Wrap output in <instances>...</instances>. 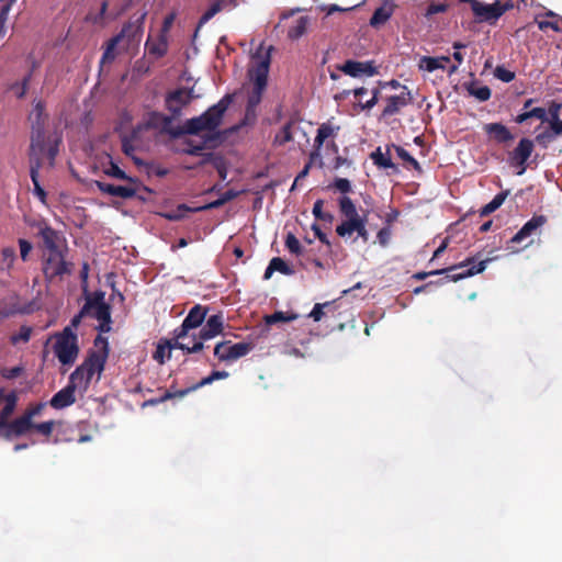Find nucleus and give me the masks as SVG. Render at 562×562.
<instances>
[{
    "label": "nucleus",
    "instance_id": "nucleus-32",
    "mask_svg": "<svg viewBox=\"0 0 562 562\" xmlns=\"http://www.w3.org/2000/svg\"><path fill=\"white\" fill-rule=\"evenodd\" d=\"M362 217L363 216L350 217L342 221V223L336 227L337 235L340 237L351 236L353 233H356V229Z\"/></svg>",
    "mask_w": 562,
    "mask_h": 562
},
{
    "label": "nucleus",
    "instance_id": "nucleus-61",
    "mask_svg": "<svg viewBox=\"0 0 562 562\" xmlns=\"http://www.w3.org/2000/svg\"><path fill=\"white\" fill-rule=\"evenodd\" d=\"M391 228L387 226V227H382L379 232H378V240L380 243L381 246L385 247L387 246L390 239H391Z\"/></svg>",
    "mask_w": 562,
    "mask_h": 562
},
{
    "label": "nucleus",
    "instance_id": "nucleus-59",
    "mask_svg": "<svg viewBox=\"0 0 562 562\" xmlns=\"http://www.w3.org/2000/svg\"><path fill=\"white\" fill-rule=\"evenodd\" d=\"M20 256L23 261L27 260V257L33 248L32 244L26 239H19Z\"/></svg>",
    "mask_w": 562,
    "mask_h": 562
},
{
    "label": "nucleus",
    "instance_id": "nucleus-10",
    "mask_svg": "<svg viewBox=\"0 0 562 562\" xmlns=\"http://www.w3.org/2000/svg\"><path fill=\"white\" fill-rule=\"evenodd\" d=\"M195 95L192 89L179 88L169 92L166 97V108L172 117H179L182 109L188 105Z\"/></svg>",
    "mask_w": 562,
    "mask_h": 562
},
{
    "label": "nucleus",
    "instance_id": "nucleus-4",
    "mask_svg": "<svg viewBox=\"0 0 562 562\" xmlns=\"http://www.w3.org/2000/svg\"><path fill=\"white\" fill-rule=\"evenodd\" d=\"M31 123V145L30 155L42 157L45 150L46 125L48 115L45 112V104L43 101L34 103L32 112L29 114Z\"/></svg>",
    "mask_w": 562,
    "mask_h": 562
},
{
    "label": "nucleus",
    "instance_id": "nucleus-54",
    "mask_svg": "<svg viewBox=\"0 0 562 562\" xmlns=\"http://www.w3.org/2000/svg\"><path fill=\"white\" fill-rule=\"evenodd\" d=\"M54 426V420H47L40 424H33V429H35L37 432L45 437H49L53 432Z\"/></svg>",
    "mask_w": 562,
    "mask_h": 562
},
{
    "label": "nucleus",
    "instance_id": "nucleus-17",
    "mask_svg": "<svg viewBox=\"0 0 562 562\" xmlns=\"http://www.w3.org/2000/svg\"><path fill=\"white\" fill-rule=\"evenodd\" d=\"M413 100L412 93L406 86L402 87L400 94L391 95L386 99V105L384 106L381 116L390 117L397 114L401 109L408 105Z\"/></svg>",
    "mask_w": 562,
    "mask_h": 562
},
{
    "label": "nucleus",
    "instance_id": "nucleus-36",
    "mask_svg": "<svg viewBox=\"0 0 562 562\" xmlns=\"http://www.w3.org/2000/svg\"><path fill=\"white\" fill-rule=\"evenodd\" d=\"M532 117L538 119L544 123V120H547V110L544 108H533L529 111L518 114L515 119V122L521 124Z\"/></svg>",
    "mask_w": 562,
    "mask_h": 562
},
{
    "label": "nucleus",
    "instance_id": "nucleus-9",
    "mask_svg": "<svg viewBox=\"0 0 562 562\" xmlns=\"http://www.w3.org/2000/svg\"><path fill=\"white\" fill-rule=\"evenodd\" d=\"M254 348L252 341L232 344L229 340H224L215 345L214 356L221 362H229L247 356Z\"/></svg>",
    "mask_w": 562,
    "mask_h": 562
},
{
    "label": "nucleus",
    "instance_id": "nucleus-22",
    "mask_svg": "<svg viewBox=\"0 0 562 562\" xmlns=\"http://www.w3.org/2000/svg\"><path fill=\"white\" fill-rule=\"evenodd\" d=\"M547 223V217L544 215H533L529 221H527L524 226L512 237L510 243L519 244L525 238L532 235L538 228L543 226Z\"/></svg>",
    "mask_w": 562,
    "mask_h": 562
},
{
    "label": "nucleus",
    "instance_id": "nucleus-53",
    "mask_svg": "<svg viewBox=\"0 0 562 562\" xmlns=\"http://www.w3.org/2000/svg\"><path fill=\"white\" fill-rule=\"evenodd\" d=\"M561 108V103L552 101L547 110V120H544V123L560 121Z\"/></svg>",
    "mask_w": 562,
    "mask_h": 562
},
{
    "label": "nucleus",
    "instance_id": "nucleus-7",
    "mask_svg": "<svg viewBox=\"0 0 562 562\" xmlns=\"http://www.w3.org/2000/svg\"><path fill=\"white\" fill-rule=\"evenodd\" d=\"M65 250L49 252L43 260V273L47 282H53L56 279L61 280L65 276L72 273L74 263L67 261L65 258Z\"/></svg>",
    "mask_w": 562,
    "mask_h": 562
},
{
    "label": "nucleus",
    "instance_id": "nucleus-43",
    "mask_svg": "<svg viewBox=\"0 0 562 562\" xmlns=\"http://www.w3.org/2000/svg\"><path fill=\"white\" fill-rule=\"evenodd\" d=\"M323 206H324V201L321 199L316 200L313 205V211H312L313 215L317 220H321V221H324L327 223H331L334 220V215L328 212H323Z\"/></svg>",
    "mask_w": 562,
    "mask_h": 562
},
{
    "label": "nucleus",
    "instance_id": "nucleus-8",
    "mask_svg": "<svg viewBox=\"0 0 562 562\" xmlns=\"http://www.w3.org/2000/svg\"><path fill=\"white\" fill-rule=\"evenodd\" d=\"M339 130V126H334L330 122H326L319 125V127L317 128V134L314 138L313 150L310 154V160L296 176L292 189L301 179L305 178L308 175L312 164L316 159H321V149L325 140L329 137H335Z\"/></svg>",
    "mask_w": 562,
    "mask_h": 562
},
{
    "label": "nucleus",
    "instance_id": "nucleus-31",
    "mask_svg": "<svg viewBox=\"0 0 562 562\" xmlns=\"http://www.w3.org/2000/svg\"><path fill=\"white\" fill-rule=\"evenodd\" d=\"M392 148H394L397 157L403 160L405 168H413L418 173L423 172L419 162L405 148L395 144L392 145Z\"/></svg>",
    "mask_w": 562,
    "mask_h": 562
},
{
    "label": "nucleus",
    "instance_id": "nucleus-58",
    "mask_svg": "<svg viewBox=\"0 0 562 562\" xmlns=\"http://www.w3.org/2000/svg\"><path fill=\"white\" fill-rule=\"evenodd\" d=\"M168 341L169 340L166 341V346L158 345V347H157V349H156V351L154 353V359L157 360L160 363H164L166 350L168 351V359L171 357V350L172 349L168 348Z\"/></svg>",
    "mask_w": 562,
    "mask_h": 562
},
{
    "label": "nucleus",
    "instance_id": "nucleus-21",
    "mask_svg": "<svg viewBox=\"0 0 562 562\" xmlns=\"http://www.w3.org/2000/svg\"><path fill=\"white\" fill-rule=\"evenodd\" d=\"M382 4L376 8L370 19V25L379 29L384 25L393 15L396 4L394 0H381Z\"/></svg>",
    "mask_w": 562,
    "mask_h": 562
},
{
    "label": "nucleus",
    "instance_id": "nucleus-11",
    "mask_svg": "<svg viewBox=\"0 0 562 562\" xmlns=\"http://www.w3.org/2000/svg\"><path fill=\"white\" fill-rule=\"evenodd\" d=\"M513 8V4L509 2L499 3L496 1L493 4H485L480 1L474 3L473 14L480 21H497L506 11Z\"/></svg>",
    "mask_w": 562,
    "mask_h": 562
},
{
    "label": "nucleus",
    "instance_id": "nucleus-44",
    "mask_svg": "<svg viewBox=\"0 0 562 562\" xmlns=\"http://www.w3.org/2000/svg\"><path fill=\"white\" fill-rule=\"evenodd\" d=\"M297 317L296 314H288L281 311L274 312L271 315H267L265 321L268 325H272L279 322H291Z\"/></svg>",
    "mask_w": 562,
    "mask_h": 562
},
{
    "label": "nucleus",
    "instance_id": "nucleus-16",
    "mask_svg": "<svg viewBox=\"0 0 562 562\" xmlns=\"http://www.w3.org/2000/svg\"><path fill=\"white\" fill-rule=\"evenodd\" d=\"M340 71L353 78L361 76H374L378 74V69L374 61H358V60H346L341 66L338 67Z\"/></svg>",
    "mask_w": 562,
    "mask_h": 562
},
{
    "label": "nucleus",
    "instance_id": "nucleus-42",
    "mask_svg": "<svg viewBox=\"0 0 562 562\" xmlns=\"http://www.w3.org/2000/svg\"><path fill=\"white\" fill-rule=\"evenodd\" d=\"M16 396L12 393L7 396V403L0 413V428L7 425V418L13 413L15 407Z\"/></svg>",
    "mask_w": 562,
    "mask_h": 562
},
{
    "label": "nucleus",
    "instance_id": "nucleus-57",
    "mask_svg": "<svg viewBox=\"0 0 562 562\" xmlns=\"http://www.w3.org/2000/svg\"><path fill=\"white\" fill-rule=\"evenodd\" d=\"M334 187L344 194L351 191L350 181L346 178H336L334 181Z\"/></svg>",
    "mask_w": 562,
    "mask_h": 562
},
{
    "label": "nucleus",
    "instance_id": "nucleus-39",
    "mask_svg": "<svg viewBox=\"0 0 562 562\" xmlns=\"http://www.w3.org/2000/svg\"><path fill=\"white\" fill-rule=\"evenodd\" d=\"M213 335L217 336L223 331L224 321L221 313L211 315L204 325Z\"/></svg>",
    "mask_w": 562,
    "mask_h": 562
},
{
    "label": "nucleus",
    "instance_id": "nucleus-40",
    "mask_svg": "<svg viewBox=\"0 0 562 562\" xmlns=\"http://www.w3.org/2000/svg\"><path fill=\"white\" fill-rule=\"evenodd\" d=\"M467 90L469 94L475 97L481 102L487 101L492 94L487 86H476L475 83L468 86Z\"/></svg>",
    "mask_w": 562,
    "mask_h": 562
},
{
    "label": "nucleus",
    "instance_id": "nucleus-50",
    "mask_svg": "<svg viewBox=\"0 0 562 562\" xmlns=\"http://www.w3.org/2000/svg\"><path fill=\"white\" fill-rule=\"evenodd\" d=\"M292 122H288L281 130V132L276 136V143L283 145L288 142H291L293 139L292 136Z\"/></svg>",
    "mask_w": 562,
    "mask_h": 562
},
{
    "label": "nucleus",
    "instance_id": "nucleus-18",
    "mask_svg": "<svg viewBox=\"0 0 562 562\" xmlns=\"http://www.w3.org/2000/svg\"><path fill=\"white\" fill-rule=\"evenodd\" d=\"M38 236L43 240L44 248L49 252L60 251L59 243L61 240L60 233L49 226L47 223L38 224Z\"/></svg>",
    "mask_w": 562,
    "mask_h": 562
},
{
    "label": "nucleus",
    "instance_id": "nucleus-27",
    "mask_svg": "<svg viewBox=\"0 0 562 562\" xmlns=\"http://www.w3.org/2000/svg\"><path fill=\"white\" fill-rule=\"evenodd\" d=\"M108 164H103V172L112 178H116L120 180H125L132 184H139V180L137 178H133L126 175L124 170H122L117 164H115L110 155H108Z\"/></svg>",
    "mask_w": 562,
    "mask_h": 562
},
{
    "label": "nucleus",
    "instance_id": "nucleus-28",
    "mask_svg": "<svg viewBox=\"0 0 562 562\" xmlns=\"http://www.w3.org/2000/svg\"><path fill=\"white\" fill-rule=\"evenodd\" d=\"M145 48L149 55H154L156 58L164 57L168 52V38L165 34H159L157 40L148 38Z\"/></svg>",
    "mask_w": 562,
    "mask_h": 562
},
{
    "label": "nucleus",
    "instance_id": "nucleus-2",
    "mask_svg": "<svg viewBox=\"0 0 562 562\" xmlns=\"http://www.w3.org/2000/svg\"><path fill=\"white\" fill-rule=\"evenodd\" d=\"M83 362L69 375V381L77 387L87 391L94 373L101 374L109 358L110 348L106 337L98 335Z\"/></svg>",
    "mask_w": 562,
    "mask_h": 562
},
{
    "label": "nucleus",
    "instance_id": "nucleus-62",
    "mask_svg": "<svg viewBox=\"0 0 562 562\" xmlns=\"http://www.w3.org/2000/svg\"><path fill=\"white\" fill-rule=\"evenodd\" d=\"M379 95H380L379 89L372 90L371 99H369L364 103H361V102L359 103V106L361 108V110H371L379 102Z\"/></svg>",
    "mask_w": 562,
    "mask_h": 562
},
{
    "label": "nucleus",
    "instance_id": "nucleus-29",
    "mask_svg": "<svg viewBox=\"0 0 562 562\" xmlns=\"http://www.w3.org/2000/svg\"><path fill=\"white\" fill-rule=\"evenodd\" d=\"M450 57L441 56V57H428L424 56L420 59L419 68L424 69L428 72H432L437 69H445V63H449Z\"/></svg>",
    "mask_w": 562,
    "mask_h": 562
},
{
    "label": "nucleus",
    "instance_id": "nucleus-64",
    "mask_svg": "<svg viewBox=\"0 0 562 562\" xmlns=\"http://www.w3.org/2000/svg\"><path fill=\"white\" fill-rule=\"evenodd\" d=\"M446 10H447V5L445 3H438V4L431 3L430 5H428V8L426 10V16L441 13V12H445Z\"/></svg>",
    "mask_w": 562,
    "mask_h": 562
},
{
    "label": "nucleus",
    "instance_id": "nucleus-51",
    "mask_svg": "<svg viewBox=\"0 0 562 562\" xmlns=\"http://www.w3.org/2000/svg\"><path fill=\"white\" fill-rule=\"evenodd\" d=\"M32 335V328L30 326H21L18 334L13 335L11 337V342L13 345L18 344L19 341L27 342L31 339Z\"/></svg>",
    "mask_w": 562,
    "mask_h": 562
},
{
    "label": "nucleus",
    "instance_id": "nucleus-41",
    "mask_svg": "<svg viewBox=\"0 0 562 562\" xmlns=\"http://www.w3.org/2000/svg\"><path fill=\"white\" fill-rule=\"evenodd\" d=\"M224 4V0H216L213 2L210 8L201 15L199 20L198 26L201 27L205 23H207L215 14L222 11Z\"/></svg>",
    "mask_w": 562,
    "mask_h": 562
},
{
    "label": "nucleus",
    "instance_id": "nucleus-47",
    "mask_svg": "<svg viewBox=\"0 0 562 562\" xmlns=\"http://www.w3.org/2000/svg\"><path fill=\"white\" fill-rule=\"evenodd\" d=\"M91 314V303H87V301L85 302L83 306L80 308L79 313L76 314L71 321H70V327L71 329L74 330V328H77L82 318L86 317V316H89Z\"/></svg>",
    "mask_w": 562,
    "mask_h": 562
},
{
    "label": "nucleus",
    "instance_id": "nucleus-46",
    "mask_svg": "<svg viewBox=\"0 0 562 562\" xmlns=\"http://www.w3.org/2000/svg\"><path fill=\"white\" fill-rule=\"evenodd\" d=\"M225 203L222 201L221 198H218L217 200L215 201H212L207 204H204V205H201V206H198V207H188L186 204H181L178 206V211H190V212H201V211H206V210H214V209H220L221 206H223Z\"/></svg>",
    "mask_w": 562,
    "mask_h": 562
},
{
    "label": "nucleus",
    "instance_id": "nucleus-48",
    "mask_svg": "<svg viewBox=\"0 0 562 562\" xmlns=\"http://www.w3.org/2000/svg\"><path fill=\"white\" fill-rule=\"evenodd\" d=\"M285 247L291 254H294L296 256L302 254L300 240L292 233H288L285 237Z\"/></svg>",
    "mask_w": 562,
    "mask_h": 562
},
{
    "label": "nucleus",
    "instance_id": "nucleus-34",
    "mask_svg": "<svg viewBox=\"0 0 562 562\" xmlns=\"http://www.w3.org/2000/svg\"><path fill=\"white\" fill-rule=\"evenodd\" d=\"M508 195H509V190H505V191L497 193L490 203L485 204L480 210V216H487L491 213H493L494 211H496L498 207L502 206V204L504 203V201L506 200V198Z\"/></svg>",
    "mask_w": 562,
    "mask_h": 562
},
{
    "label": "nucleus",
    "instance_id": "nucleus-33",
    "mask_svg": "<svg viewBox=\"0 0 562 562\" xmlns=\"http://www.w3.org/2000/svg\"><path fill=\"white\" fill-rule=\"evenodd\" d=\"M120 42H121V36H116V35H114L106 42L105 49H104L101 60H100L101 65L111 64L114 61V59L116 58L115 49Z\"/></svg>",
    "mask_w": 562,
    "mask_h": 562
},
{
    "label": "nucleus",
    "instance_id": "nucleus-35",
    "mask_svg": "<svg viewBox=\"0 0 562 562\" xmlns=\"http://www.w3.org/2000/svg\"><path fill=\"white\" fill-rule=\"evenodd\" d=\"M307 25H308V18L307 16H301L299 18L294 25H292L289 31H288V37L295 41V40H299L300 37H302L306 30H307Z\"/></svg>",
    "mask_w": 562,
    "mask_h": 562
},
{
    "label": "nucleus",
    "instance_id": "nucleus-20",
    "mask_svg": "<svg viewBox=\"0 0 562 562\" xmlns=\"http://www.w3.org/2000/svg\"><path fill=\"white\" fill-rule=\"evenodd\" d=\"M76 390L77 387L68 381V384L50 398L49 405L55 409L71 406L76 402Z\"/></svg>",
    "mask_w": 562,
    "mask_h": 562
},
{
    "label": "nucleus",
    "instance_id": "nucleus-63",
    "mask_svg": "<svg viewBox=\"0 0 562 562\" xmlns=\"http://www.w3.org/2000/svg\"><path fill=\"white\" fill-rule=\"evenodd\" d=\"M366 224H367V216H363L360 224L358 225V227L356 229V233L363 241H368V239H369V233L366 227Z\"/></svg>",
    "mask_w": 562,
    "mask_h": 562
},
{
    "label": "nucleus",
    "instance_id": "nucleus-37",
    "mask_svg": "<svg viewBox=\"0 0 562 562\" xmlns=\"http://www.w3.org/2000/svg\"><path fill=\"white\" fill-rule=\"evenodd\" d=\"M371 158L379 168L392 169L397 171V166L391 160L390 156L384 155L380 148L371 154Z\"/></svg>",
    "mask_w": 562,
    "mask_h": 562
},
{
    "label": "nucleus",
    "instance_id": "nucleus-24",
    "mask_svg": "<svg viewBox=\"0 0 562 562\" xmlns=\"http://www.w3.org/2000/svg\"><path fill=\"white\" fill-rule=\"evenodd\" d=\"M483 131L490 138H492L498 144H506L514 139V135L512 134V132L508 130L507 126H505L502 123L495 122L484 124Z\"/></svg>",
    "mask_w": 562,
    "mask_h": 562
},
{
    "label": "nucleus",
    "instance_id": "nucleus-26",
    "mask_svg": "<svg viewBox=\"0 0 562 562\" xmlns=\"http://www.w3.org/2000/svg\"><path fill=\"white\" fill-rule=\"evenodd\" d=\"M3 428H7L8 436H21L33 428V423L26 415L23 414L21 417L15 418L13 422L7 423Z\"/></svg>",
    "mask_w": 562,
    "mask_h": 562
},
{
    "label": "nucleus",
    "instance_id": "nucleus-49",
    "mask_svg": "<svg viewBox=\"0 0 562 562\" xmlns=\"http://www.w3.org/2000/svg\"><path fill=\"white\" fill-rule=\"evenodd\" d=\"M270 263L274 271H279L282 274L290 276L293 273V270L289 267V265L280 257H273L270 260Z\"/></svg>",
    "mask_w": 562,
    "mask_h": 562
},
{
    "label": "nucleus",
    "instance_id": "nucleus-6",
    "mask_svg": "<svg viewBox=\"0 0 562 562\" xmlns=\"http://www.w3.org/2000/svg\"><path fill=\"white\" fill-rule=\"evenodd\" d=\"M54 353L63 366H72L79 355L78 336L70 326L55 334Z\"/></svg>",
    "mask_w": 562,
    "mask_h": 562
},
{
    "label": "nucleus",
    "instance_id": "nucleus-1",
    "mask_svg": "<svg viewBox=\"0 0 562 562\" xmlns=\"http://www.w3.org/2000/svg\"><path fill=\"white\" fill-rule=\"evenodd\" d=\"M233 102V95L225 94L216 104L209 108L200 116H195L186 121L182 127L172 128L171 123L175 117L164 113L153 111L148 114L147 127L160 130L173 137L181 135H198L203 131H215L222 123L224 113Z\"/></svg>",
    "mask_w": 562,
    "mask_h": 562
},
{
    "label": "nucleus",
    "instance_id": "nucleus-15",
    "mask_svg": "<svg viewBox=\"0 0 562 562\" xmlns=\"http://www.w3.org/2000/svg\"><path fill=\"white\" fill-rule=\"evenodd\" d=\"M146 15L147 12H143L137 18L131 19L123 25L122 30L116 34V36H121V41L126 38L128 44L139 42L144 32V22Z\"/></svg>",
    "mask_w": 562,
    "mask_h": 562
},
{
    "label": "nucleus",
    "instance_id": "nucleus-38",
    "mask_svg": "<svg viewBox=\"0 0 562 562\" xmlns=\"http://www.w3.org/2000/svg\"><path fill=\"white\" fill-rule=\"evenodd\" d=\"M339 211H340L341 215L345 216L346 218L360 216L356 209L355 203L347 195H344L339 199Z\"/></svg>",
    "mask_w": 562,
    "mask_h": 562
},
{
    "label": "nucleus",
    "instance_id": "nucleus-13",
    "mask_svg": "<svg viewBox=\"0 0 562 562\" xmlns=\"http://www.w3.org/2000/svg\"><path fill=\"white\" fill-rule=\"evenodd\" d=\"M533 142L529 138H521L518 145L509 154V162L513 167L520 168L517 175H522L527 169V161L533 151Z\"/></svg>",
    "mask_w": 562,
    "mask_h": 562
},
{
    "label": "nucleus",
    "instance_id": "nucleus-14",
    "mask_svg": "<svg viewBox=\"0 0 562 562\" xmlns=\"http://www.w3.org/2000/svg\"><path fill=\"white\" fill-rule=\"evenodd\" d=\"M104 292L95 291L92 294H87V303H91V314L99 322L112 323L111 306L104 302Z\"/></svg>",
    "mask_w": 562,
    "mask_h": 562
},
{
    "label": "nucleus",
    "instance_id": "nucleus-19",
    "mask_svg": "<svg viewBox=\"0 0 562 562\" xmlns=\"http://www.w3.org/2000/svg\"><path fill=\"white\" fill-rule=\"evenodd\" d=\"M95 186L102 193L122 199H132L136 195L139 184L115 186L97 180Z\"/></svg>",
    "mask_w": 562,
    "mask_h": 562
},
{
    "label": "nucleus",
    "instance_id": "nucleus-52",
    "mask_svg": "<svg viewBox=\"0 0 562 562\" xmlns=\"http://www.w3.org/2000/svg\"><path fill=\"white\" fill-rule=\"evenodd\" d=\"M494 76L503 81V82H510L515 79V72L512 70L506 69L504 66H497L494 70Z\"/></svg>",
    "mask_w": 562,
    "mask_h": 562
},
{
    "label": "nucleus",
    "instance_id": "nucleus-12",
    "mask_svg": "<svg viewBox=\"0 0 562 562\" xmlns=\"http://www.w3.org/2000/svg\"><path fill=\"white\" fill-rule=\"evenodd\" d=\"M472 258H475V261L470 263L469 266L464 268H460V272H445V277L436 281V284H443L446 282H457L462 279L475 276L477 273H481L485 270L487 262L491 261V259L485 260H479V256H473Z\"/></svg>",
    "mask_w": 562,
    "mask_h": 562
},
{
    "label": "nucleus",
    "instance_id": "nucleus-45",
    "mask_svg": "<svg viewBox=\"0 0 562 562\" xmlns=\"http://www.w3.org/2000/svg\"><path fill=\"white\" fill-rule=\"evenodd\" d=\"M15 1L16 0H0V36L4 34L8 13Z\"/></svg>",
    "mask_w": 562,
    "mask_h": 562
},
{
    "label": "nucleus",
    "instance_id": "nucleus-56",
    "mask_svg": "<svg viewBox=\"0 0 562 562\" xmlns=\"http://www.w3.org/2000/svg\"><path fill=\"white\" fill-rule=\"evenodd\" d=\"M190 393V390H187V389H183V390H178V391H171V390H167L160 397H159V401L161 403L168 401V400H171V398H176V397H183L186 396L187 394Z\"/></svg>",
    "mask_w": 562,
    "mask_h": 562
},
{
    "label": "nucleus",
    "instance_id": "nucleus-60",
    "mask_svg": "<svg viewBox=\"0 0 562 562\" xmlns=\"http://www.w3.org/2000/svg\"><path fill=\"white\" fill-rule=\"evenodd\" d=\"M176 18H177L176 12H170L169 14H167L165 16L162 25H161L160 34L167 35V33L170 31Z\"/></svg>",
    "mask_w": 562,
    "mask_h": 562
},
{
    "label": "nucleus",
    "instance_id": "nucleus-23",
    "mask_svg": "<svg viewBox=\"0 0 562 562\" xmlns=\"http://www.w3.org/2000/svg\"><path fill=\"white\" fill-rule=\"evenodd\" d=\"M42 167V157L30 155V176L34 186V194L42 203H46V192L40 184V169Z\"/></svg>",
    "mask_w": 562,
    "mask_h": 562
},
{
    "label": "nucleus",
    "instance_id": "nucleus-3",
    "mask_svg": "<svg viewBox=\"0 0 562 562\" xmlns=\"http://www.w3.org/2000/svg\"><path fill=\"white\" fill-rule=\"evenodd\" d=\"M209 312L207 306L200 304L194 305L183 319L182 324L173 330V338L168 341L169 349H181L186 353H195L204 348L202 341H195V335H193V344L189 346L184 340L189 338V333L199 328Z\"/></svg>",
    "mask_w": 562,
    "mask_h": 562
},
{
    "label": "nucleus",
    "instance_id": "nucleus-30",
    "mask_svg": "<svg viewBox=\"0 0 562 562\" xmlns=\"http://www.w3.org/2000/svg\"><path fill=\"white\" fill-rule=\"evenodd\" d=\"M474 261H475V258H467L463 261H461L460 263L453 265L448 268L434 270V271H429V272H417L413 276V278L416 280H424L429 276H437V274H442L445 272L457 271V269L464 268Z\"/></svg>",
    "mask_w": 562,
    "mask_h": 562
},
{
    "label": "nucleus",
    "instance_id": "nucleus-5",
    "mask_svg": "<svg viewBox=\"0 0 562 562\" xmlns=\"http://www.w3.org/2000/svg\"><path fill=\"white\" fill-rule=\"evenodd\" d=\"M270 56L262 57L252 70H249L252 80V89L248 95L246 105V115H255L257 106L260 104L262 94L267 88L269 74Z\"/></svg>",
    "mask_w": 562,
    "mask_h": 562
},
{
    "label": "nucleus",
    "instance_id": "nucleus-25",
    "mask_svg": "<svg viewBox=\"0 0 562 562\" xmlns=\"http://www.w3.org/2000/svg\"><path fill=\"white\" fill-rule=\"evenodd\" d=\"M548 126L536 135L535 140L542 148H547L552 142L562 135V125L560 121L547 122Z\"/></svg>",
    "mask_w": 562,
    "mask_h": 562
},
{
    "label": "nucleus",
    "instance_id": "nucleus-55",
    "mask_svg": "<svg viewBox=\"0 0 562 562\" xmlns=\"http://www.w3.org/2000/svg\"><path fill=\"white\" fill-rule=\"evenodd\" d=\"M58 140H56L54 144H50L48 147H47V139L45 138V150L44 153L42 154V156L44 154H46L48 160H49V165L53 167L54 166V162H55V158L58 154Z\"/></svg>",
    "mask_w": 562,
    "mask_h": 562
}]
</instances>
